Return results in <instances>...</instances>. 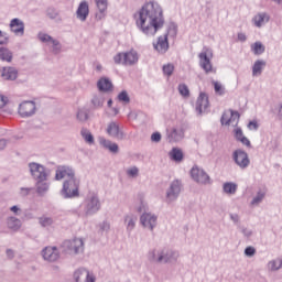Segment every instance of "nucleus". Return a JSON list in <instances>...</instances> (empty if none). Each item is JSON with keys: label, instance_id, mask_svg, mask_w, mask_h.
<instances>
[{"label": "nucleus", "instance_id": "nucleus-1", "mask_svg": "<svg viewBox=\"0 0 282 282\" xmlns=\"http://www.w3.org/2000/svg\"><path fill=\"white\" fill-rule=\"evenodd\" d=\"M133 19L135 25L145 36H155L162 28H164V9L155 0L144 2L142 8L138 10Z\"/></svg>", "mask_w": 282, "mask_h": 282}, {"label": "nucleus", "instance_id": "nucleus-2", "mask_svg": "<svg viewBox=\"0 0 282 282\" xmlns=\"http://www.w3.org/2000/svg\"><path fill=\"white\" fill-rule=\"evenodd\" d=\"M113 61L116 65H124V66H133L140 61V56L138 55V51L130 50L129 52L118 53L113 56Z\"/></svg>", "mask_w": 282, "mask_h": 282}, {"label": "nucleus", "instance_id": "nucleus-3", "mask_svg": "<svg viewBox=\"0 0 282 282\" xmlns=\"http://www.w3.org/2000/svg\"><path fill=\"white\" fill-rule=\"evenodd\" d=\"M29 169L31 176L35 182H47V177H50V171L40 163L32 162L29 163Z\"/></svg>", "mask_w": 282, "mask_h": 282}, {"label": "nucleus", "instance_id": "nucleus-4", "mask_svg": "<svg viewBox=\"0 0 282 282\" xmlns=\"http://www.w3.org/2000/svg\"><path fill=\"white\" fill-rule=\"evenodd\" d=\"M199 58V67L205 72V74H212L213 72V50L208 48L207 46L203 47V51L198 54Z\"/></svg>", "mask_w": 282, "mask_h": 282}, {"label": "nucleus", "instance_id": "nucleus-5", "mask_svg": "<svg viewBox=\"0 0 282 282\" xmlns=\"http://www.w3.org/2000/svg\"><path fill=\"white\" fill-rule=\"evenodd\" d=\"M102 208V204L100 203V198L97 194H91L86 198L84 213L87 217L91 215H96Z\"/></svg>", "mask_w": 282, "mask_h": 282}, {"label": "nucleus", "instance_id": "nucleus-6", "mask_svg": "<svg viewBox=\"0 0 282 282\" xmlns=\"http://www.w3.org/2000/svg\"><path fill=\"white\" fill-rule=\"evenodd\" d=\"M189 173L192 180H194L196 184H203L204 186H206L207 184H212L210 176L208 175V173H206V171H204V169L194 165Z\"/></svg>", "mask_w": 282, "mask_h": 282}, {"label": "nucleus", "instance_id": "nucleus-7", "mask_svg": "<svg viewBox=\"0 0 282 282\" xmlns=\"http://www.w3.org/2000/svg\"><path fill=\"white\" fill-rule=\"evenodd\" d=\"M232 160L242 171H246V169L250 166V156H248V152L241 149H237L232 152Z\"/></svg>", "mask_w": 282, "mask_h": 282}, {"label": "nucleus", "instance_id": "nucleus-8", "mask_svg": "<svg viewBox=\"0 0 282 282\" xmlns=\"http://www.w3.org/2000/svg\"><path fill=\"white\" fill-rule=\"evenodd\" d=\"M182 181L174 180L171 182L169 188L166 189V200L169 203L175 202L177 197H180V193H182Z\"/></svg>", "mask_w": 282, "mask_h": 282}, {"label": "nucleus", "instance_id": "nucleus-9", "mask_svg": "<svg viewBox=\"0 0 282 282\" xmlns=\"http://www.w3.org/2000/svg\"><path fill=\"white\" fill-rule=\"evenodd\" d=\"M140 224L151 232L158 227V216L155 214L145 212L140 216Z\"/></svg>", "mask_w": 282, "mask_h": 282}, {"label": "nucleus", "instance_id": "nucleus-10", "mask_svg": "<svg viewBox=\"0 0 282 282\" xmlns=\"http://www.w3.org/2000/svg\"><path fill=\"white\" fill-rule=\"evenodd\" d=\"M177 259H180L178 251L167 248L161 249V256L159 258V260H161V263H177Z\"/></svg>", "mask_w": 282, "mask_h": 282}, {"label": "nucleus", "instance_id": "nucleus-11", "mask_svg": "<svg viewBox=\"0 0 282 282\" xmlns=\"http://www.w3.org/2000/svg\"><path fill=\"white\" fill-rule=\"evenodd\" d=\"M36 113V104L34 101H23L19 106V115L21 118H30Z\"/></svg>", "mask_w": 282, "mask_h": 282}, {"label": "nucleus", "instance_id": "nucleus-12", "mask_svg": "<svg viewBox=\"0 0 282 282\" xmlns=\"http://www.w3.org/2000/svg\"><path fill=\"white\" fill-rule=\"evenodd\" d=\"M42 257L44 261L54 263V261H58V259H61V251L56 247H46L42 250Z\"/></svg>", "mask_w": 282, "mask_h": 282}, {"label": "nucleus", "instance_id": "nucleus-13", "mask_svg": "<svg viewBox=\"0 0 282 282\" xmlns=\"http://www.w3.org/2000/svg\"><path fill=\"white\" fill-rule=\"evenodd\" d=\"M37 39L42 42V43H51V45H53V53L55 54H59L61 53V42H58V40H54V37H52L51 35L40 32L37 34Z\"/></svg>", "mask_w": 282, "mask_h": 282}, {"label": "nucleus", "instance_id": "nucleus-14", "mask_svg": "<svg viewBox=\"0 0 282 282\" xmlns=\"http://www.w3.org/2000/svg\"><path fill=\"white\" fill-rule=\"evenodd\" d=\"M210 102L208 101V95L206 93H200L197 100H196V111L202 115L208 111V107Z\"/></svg>", "mask_w": 282, "mask_h": 282}, {"label": "nucleus", "instance_id": "nucleus-15", "mask_svg": "<svg viewBox=\"0 0 282 282\" xmlns=\"http://www.w3.org/2000/svg\"><path fill=\"white\" fill-rule=\"evenodd\" d=\"M10 30L15 36H23L25 34V23L19 18H14L10 22Z\"/></svg>", "mask_w": 282, "mask_h": 282}, {"label": "nucleus", "instance_id": "nucleus-16", "mask_svg": "<svg viewBox=\"0 0 282 282\" xmlns=\"http://www.w3.org/2000/svg\"><path fill=\"white\" fill-rule=\"evenodd\" d=\"M106 131L110 138H116L117 140H122V138H124V133L120 130V124L116 121H111Z\"/></svg>", "mask_w": 282, "mask_h": 282}, {"label": "nucleus", "instance_id": "nucleus-17", "mask_svg": "<svg viewBox=\"0 0 282 282\" xmlns=\"http://www.w3.org/2000/svg\"><path fill=\"white\" fill-rule=\"evenodd\" d=\"M126 230L128 235H131L135 230V224H138V216L133 214H128L123 218Z\"/></svg>", "mask_w": 282, "mask_h": 282}, {"label": "nucleus", "instance_id": "nucleus-18", "mask_svg": "<svg viewBox=\"0 0 282 282\" xmlns=\"http://www.w3.org/2000/svg\"><path fill=\"white\" fill-rule=\"evenodd\" d=\"M154 50L160 54H166L169 52V35L160 36L156 44H153Z\"/></svg>", "mask_w": 282, "mask_h": 282}, {"label": "nucleus", "instance_id": "nucleus-19", "mask_svg": "<svg viewBox=\"0 0 282 282\" xmlns=\"http://www.w3.org/2000/svg\"><path fill=\"white\" fill-rule=\"evenodd\" d=\"M76 17L79 21H87L89 17V3L87 1H82L76 11Z\"/></svg>", "mask_w": 282, "mask_h": 282}, {"label": "nucleus", "instance_id": "nucleus-20", "mask_svg": "<svg viewBox=\"0 0 282 282\" xmlns=\"http://www.w3.org/2000/svg\"><path fill=\"white\" fill-rule=\"evenodd\" d=\"M97 87L99 91H104V93L113 91V83H111V79H109L108 77H101L97 82Z\"/></svg>", "mask_w": 282, "mask_h": 282}, {"label": "nucleus", "instance_id": "nucleus-21", "mask_svg": "<svg viewBox=\"0 0 282 282\" xmlns=\"http://www.w3.org/2000/svg\"><path fill=\"white\" fill-rule=\"evenodd\" d=\"M99 144L104 149L110 151V153H118V151L120 150L117 143L111 142V140L105 139V137H99Z\"/></svg>", "mask_w": 282, "mask_h": 282}, {"label": "nucleus", "instance_id": "nucleus-22", "mask_svg": "<svg viewBox=\"0 0 282 282\" xmlns=\"http://www.w3.org/2000/svg\"><path fill=\"white\" fill-rule=\"evenodd\" d=\"M73 253L83 257L85 254V240L83 238H75L73 240Z\"/></svg>", "mask_w": 282, "mask_h": 282}, {"label": "nucleus", "instance_id": "nucleus-23", "mask_svg": "<svg viewBox=\"0 0 282 282\" xmlns=\"http://www.w3.org/2000/svg\"><path fill=\"white\" fill-rule=\"evenodd\" d=\"M1 76L4 80H17L19 70H17L14 67H4Z\"/></svg>", "mask_w": 282, "mask_h": 282}, {"label": "nucleus", "instance_id": "nucleus-24", "mask_svg": "<svg viewBox=\"0 0 282 282\" xmlns=\"http://www.w3.org/2000/svg\"><path fill=\"white\" fill-rule=\"evenodd\" d=\"M7 228H9V230H12V232H18V230H21V219L14 216L8 217Z\"/></svg>", "mask_w": 282, "mask_h": 282}, {"label": "nucleus", "instance_id": "nucleus-25", "mask_svg": "<svg viewBox=\"0 0 282 282\" xmlns=\"http://www.w3.org/2000/svg\"><path fill=\"white\" fill-rule=\"evenodd\" d=\"M252 21L256 28H263V24L270 21V15L265 12H261L254 15Z\"/></svg>", "mask_w": 282, "mask_h": 282}, {"label": "nucleus", "instance_id": "nucleus-26", "mask_svg": "<svg viewBox=\"0 0 282 282\" xmlns=\"http://www.w3.org/2000/svg\"><path fill=\"white\" fill-rule=\"evenodd\" d=\"M97 234L100 235V237L107 235L108 232H111V223L109 220H102L101 223L97 224Z\"/></svg>", "mask_w": 282, "mask_h": 282}, {"label": "nucleus", "instance_id": "nucleus-27", "mask_svg": "<svg viewBox=\"0 0 282 282\" xmlns=\"http://www.w3.org/2000/svg\"><path fill=\"white\" fill-rule=\"evenodd\" d=\"M265 61L257 59L252 66V76H261L263 74V69H265Z\"/></svg>", "mask_w": 282, "mask_h": 282}, {"label": "nucleus", "instance_id": "nucleus-28", "mask_svg": "<svg viewBox=\"0 0 282 282\" xmlns=\"http://www.w3.org/2000/svg\"><path fill=\"white\" fill-rule=\"evenodd\" d=\"M161 254L162 249H151L147 254L148 261H150V263H162L160 260Z\"/></svg>", "mask_w": 282, "mask_h": 282}, {"label": "nucleus", "instance_id": "nucleus-29", "mask_svg": "<svg viewBox=\"0 0 282 282\" xmlns=\"http://www.w3.org/2000/svg\"><path fill=\"white\" fill-rule=\"evenodd\" d=\"M268 192L265 189H259L250 202V206H259L265 199Z\"/></svg>", "mask_w": 282, "mask_h": 282}, {"label": "nucleus", "instance_id": "nucleus-30", "mask_svg": "<svg viewBox=\"0 0 282 282\" xmlns=\"http://www.w3.org/2000/svg\"><path fill=\"white\" fill-rule=\"evenodd\" d=\"M170 158L173 162H183L184 161V152L180 148H173L170 151Z\"/></svg>", "mask_w": 282, "mask_h": 282}, {"label": "nucleus", "instance_id": "nucleus-31", "mask_svg": "<svg viewBox=\"0 0 282 282\" xmlns=\"http://www.w3.org/2000/svg\"><path fill=\"white\" fill-rule=\"evenodd\" d=\"M80 135L86 144H95L96 140L94 139V134H91V131H89V129L82 128Z\"/></svg>", "mask_w": 282, "mask_h": 282}, {"label": "nucleus", "instance_id": "nucleus-32", "mask_svg": "<svg viewBox=\"0 0 282 282\" xmlns=\"http://www.w3.org/2000/svg\"><path fill=\"white\" fill-rule=\"evenodd\" d=\"M86 276H87V269L85 268L77 269L73 274V279L75 282H85Z\"/></svg>", "mask_w": 282, "mask_h": 282}, {"label": "nucleus", "instance_id": "nucleus-33", "mask_svg": "<svg viewBox=\"0 0 282 282\" xmlns=\"http://www.w3.org/2000/svg\"><path fill=\"white\" fill-rule=\"evenodd\" d=\"M50 191V183L47 181H36L37 195H45Z\"/></svg>", "mask_w": 282, "mask_h": 282}, {"label": "nucleus", "instance_id": "nucleus-34", "mask_svg": "<svg viewBox=\"0 0 282 282\" xmlns=\"http://www.w3.org/2000/svg\"><path fill=\"white\" fill-rule=\"evenodd\" d=\"M251 52L256 55V56H261V54H263L265 52V46L263 45V43L261 42H256L251 45Z\"/></svg>", "mask_w": 282, "mask_h": 282}, {"label": "nucleus", "instance_id": "nucleus-35", "mask_svg": "<svg viewBox=\"0 0 282 282\" xmlns=\"http://www.w3.org/2000/svg\"><path fill=\"white\" fill-rule=\"evenodd\" d=\"M0 61L12 63V52L6 47H0Z\"/></svg>", "mask_w": 282, "mask_h": 282}, {"label": "nucleus", "instance_id": "nucleus-36", "mask_svg": "<svg viewBox=\"0 0 282 282\" xmlns=\"http://www.w3.org/2000/svg\"><path fill=\"white\" fill-rule=\"evenodd\" d=\"M167 140L169 142H180V140H182V132H180L177 129H172L167 133Z\"/></svg>", "mask_w": 282, "mask_h": 282}, {"label": "nucleus", "instance_id": "nucleus-37", "mask_svg": "<svg viewBox=\"0 0 282 282\" xmlns=\"http://www.w3.org/2000/svg\"><path fill=\"white\" fill-rule=\"evenodd\" d=\"M70 186H72V184L69 183V181L64 182L63 188L61 191V194L64 197V199L72 198V188H70Z\"/></svg>", "mask_w": 282, "mask_h": 282}, {"label": "nucleus", "instance_id": "nucleus-38", "mask_svg": "<svg viewBox=\"0 0 282 282\" xmlns=\"http://www.w3.org/2000/svg\"><path fill=\"white\" fill-rule=\"evenodd\" d=\"M223 191L227 195H235V193H237V184L232 182H227L223 185Z\"/></svg>", "mask_w": 282, "mask_h": 282}, {"label": "nucleus", "instance_id": "nucleus-39", "mask_svg": "<svg viewBox=\"0 0 282 282\" xmlns=\"http://www.w3.org/2000/svg\"><path fill=\"white\" fill-rule=\"evenodd\" d=\"M59 252L61 254H70L72 252V240H65L59 246Z\"/></svg>", "mask_w": 282, "mask_h": 282}, {"label": "nucleus", "instance_id": "nucleus-40", "mask_svg": "<svg viewBox=\"0 0 282 282\" xmlns=\"http://www.w3.org/2000/svg\"><path fill=\"white\" fill-rule=\"evenodd\" d=\"M72 183L74 188L72 189V197H80V192L78 191V188L80 187V180L74 177H72Z\"/></svg>", "mask_w": 282, "mask_h": 282}, {"label": "nucleus", "instance_id": "nucleus-41", "mask_svg": "<svg viewBox=\"0 0 282 282\" xmlns=\"http://www.w3.org/2000/svg\"><path fill=\"white\" fill-rule=\"evenodd\" d=\"M117 100H119V102H122V105H129V102H131V97H129V93H127V90H122L117 96Z\"/></svg>", "mask_w": 282, "mask_h": 282}, {"label": "nucleus", "instance_id": "nucleus-42", "mask_svg": "<svg viewBox=\"0 0 282 282\" xmlns=\"http://www.w3.org/2000/svg\"><path fill=\"white\" fill-rule=\"evenodd\" d=\"M139 206L137 207L138 213H148L149 205L147 204V200H144V196L139 195Z\"/></svg>", "mask_w": 282, "mask_h": 282}, {"label": "nucleus", "instance_id": "nucleus-43", "mask_svg": "<svg viewBox=\"0 0 282 282\" xmlns=\"http://www.w3.org/2000/svg\"><path fill=\"white\" fill-rule=\"evenodd\" d=\"M69 173L67 172V167L62 166L56 170L55 180H63L64 177H67Z\"/></svg>", "mask_w": 282, "mask_h": 282}, {"label": "nucleus", "instance_id": "nucleus-44", "mask_svg": "<svg viewBox=\"0 0 282 282\" xmlns=\"http://www.w3.org/2000/svg\"><path fill=\"white\" fill-rule=\"evenodd\" d=\"M89 119V112L87 111V109H79L77 111V120H79V122H85Z\"/></svg>", "mask_w": 282, "mask_h": 282}, {"label": "nucleus", "instance_id": "nucleus-45", "mask_svg": "<svg viewBox=\"0 0 282 282\" xmlns=\"http://www.w3.org/2000/svg\"><path fill=\"white\" fill-rule=\"evenodd\" d=\"M214 90L218 96H224L226 94V88L219 82H213Z\"/></svg>", "mask_w": 282, "mask_h": 282}, {"label": "nucleus", "instance_id": "nucleus-46", "mask_svg": "<svg viewBox=\"0 0 282 282\" xmlns=\"http://www.w3.org/2000/svg\"><path fill=\"white\" fill-rule=\"evenodd\" d=\"M164 76H173V72H175V66L173 64H165L162 67Z\"/></svg>", "mask_w": 282, "mask_h": 282}, {"label": "nucleus", "instance_id": "nucleus-47", "mask_svg": "<svg viewBox=\"0 0 282 282\" xmlns=\"http://www.w3.org/2000/svg\"><path fill=\"white\" fill-rule=\"evenodd\" d=\"M95 2H96V6L101 14L104 12H107V7H108L107 0H95Z\"/></svg>", "mask_w": 282, "mask_h": 282}, {"label": "nucleus", "instance_id": "nucleus-48", "mask_svg": "<svg viewBox=\"0 0 282 282\" xmlns=\"http://www.w3.org/2000/svg\"><path fill=\"white\" fill-rule=\"evenodd\" d=\"M178 91L184 98H188L191 96V90H188V86H186V84H180Z\"/></svg>", "mask_w": 282, "mask_h": 282}, {"label": "nucleus", "instance_id": "nucleus-49", "mask_svg": "<svg viewBox=\"0 0 282 282\" xmlns=\"http://www.w3.org/2000/svg\"><path fill=\"white\" fill-rule=\"evenodd\" d=\"M40 224L43 228H47V226L54 224V219L52 217L43 216L40 218Z\"/></svg>", "mask_w": 282, "mask_h": 282}, {"label": "nucleus", "instance_id": "nucleus-50", "mask_svg": "<svg viewBox=\"0 0 282 282\" xmlns=\"http://www.w3.org/2000/svg\"><path fill=\"white\" fill-rule=\"evenodd\" d=\"M91 105L97 108L102 107V105H105V99H102V97L99 95H95L91 99Z\"/></svg>", "mask_w": 282, "mask_h": 282}, {"label": "nucleus", "instance_id": "nucleus-51", "mask_svg": "<svg viewBox=\"0 0 282 282\" xmlns=\"http://www.w3.org/2000/svg\"><path fill=\"white\" fill-rule=\"evenodd\" d=\"M268 268L269 270H271V272H276V270H281V262L276 260H271L268 263Z\"/></svg>", "mask_w": 282, "mask_h": 282}, {"label": "nucleus", "instance_id": "nucleus-52", "mask_svg": "<svg viewBox=\"0 0 282 282\" xmlns=\"http://www.w3.org/2000/svg\"><path fill=\"white\" fill-rule=\"evenodd\" d=\"M220 122L223 126H228L232 123V119H230V115L224 112L220 118Z\"/></svg>", "mask_w": 282, "mask_h": 282}, {"label": "nucleus", "instance_id": "nucleus-53", "mask_svg": "<svg viewBox=\"0 0 282 282\" xmlns=\"http://www.w3.org/2000/svg\"><path fill=\"white\" fill-rule=\"evenodd\" d=\"M241 116L239 115V112L238 111H234V110H231L230 111V117H229V120H231V124L235 122V124H237L238 122H239V118H240Z\"/></svg>", "mask_w": 282, "mask_h": 282}, {"label": "nucleus", "instance_id": "nucleus-54", "mask_svg": "<svg viewBox=\"0 0 282 282\" xmlns=\"http://www.w3.org/2000/svg\"><path fill=\"white\" fill-rule=\"evenodd\" d=\"M245 254L246 257H254V254H257V249H254V247H247L245 249Z\"/></svg>", "mask_w": 282, "mask_h": 282}, {"label": "nucleus", "instance_id": "nucleus-55", "mask_svg": "<svg viewBox=\"0 0 282 282\" xmlns=\"http://www.w3.org/2000/svg\"><path fill=\"white\" fill-rule=\"evenodd\" d=\"M138 173H140V170L135 166L127 171V175H129L130 177H138Z\"/></svg>", "mask_w": 282, "mask_h": 282}, {"label": "nucleus", "instance_id": "nucleus-56", "mask_svg": "<svg viewBox=\"0 0 282 282\" xmlns=\"http://www.w3.org/2000/svg\"><path fill=\"white\" fill-rule=\"evenodd\" d=\"M234 133H235V138L236 140L239 142L241 140V138H243V130H241V128H236L234 130Z\"/></svg>", "mask_w": 282, "mask_h": 282}, {"label": "nucleus", "instance_id": "nucleus-57", "mask_svg": "<svg viewBox=\"0 0 282 282\" xmlns=\"http://www.w3.org/2000/svg\"><path fill=\"white\" fill-rule=\"evenodd\" d=\"M248 130L249 131H258L259 130V123L257 121H250L248 123Z\"/></svg>", "mask_w": 282, "mask_h": 282}, {"label": "nucleus", "instance_id": "nucleus-58", "mask_svg": "<svg viewBox=\"0 0 282 282\" xmlns=\"http://www.w3.org/2000/svg\"><path fill=\"white\" fill-rule=\"evenodd\" d=\"M85 282H96V275L87 270Z\"/></svg>", "mask_w": 282, "mask_h": 282}, {"label": "nucleus", "instance_id": "nucleus-59", "mask_svg": "<svg viewBox=\"0 0 282 282\" xmlns=\"http://www.w3.org/2000/svg\"><path fill=\"white\" fill-rule=\"evenodd\" d=\"M31 192H32V188L30 187H21L20 195L22 197H28V195H30Z\"/></svg>", "mask_w": 282, "mask_h": 282}, {"label": "nucleus", "instance_id": "nucleus-60", "mask_svg": "<svg viewBox=\"0 0 282 282\" xmlns=\"http://www.w3.org/2000/svg\"><path fill=\"white\" fill-rule=\"evenodd\" d=\"M152 142H160L162 140V134L160 132H153L151 135Z\"/></svg>", "mask_w": 282, "mask_h": 282}, {"label": "nucleus", "instance_id": "nucleus-61", "mask_svg": "<svg viewBox=\"0 0 282 282\" xmlns=\"http://www.w3.org/2000/svg\"><path fill=\"white\" fill-rule=\"evenodd\" d=\"M237 39L240 43H246L248 41V36L246 33L239 32L237 35Z\"/></svg>", "mask_w": 282, "mask_h": 282}, {"label": "nucleus", "instance_id": "nucleus-62", "mask_svg": "<svg viewBox=\"0 0 282 282\" xmlns=\"http://www.w3.org/2000/svg\"><path fill=\"white\" fill-rule=\"evenodd\" d=\"M6 43H8V35L0 30V45H6Z\"/></svg>", "mask_w": 282, "mask_h": 282}, {"label": "nucleus", "instance_id": "nucleus-63", "mask_svg": "<svg viewBox=\"0 0 282 282\" xmlns=\"http://www.w3.org/2000/svg\"><path fill=\"white\" fill-rule=\"evenodd\" d=\"M239 142H241V144H245V147H248V148L252 147V144L250 143V140L246 138V135L241 138Z\"/></svg>", "mask_w": 282, "mask_h": 282}, {"label": "nucleus", "instance_id": "nucleus-64", "mask_svg": "<svg viewBox=\"0 0 282 282\" xmlns=\"http://www.w3.org/2000/svg\"><path fill=\"white\" fill-rule=\"evenodd\" d=\"M241 232L245 237H252V230H250L246 227H242Z\"/></svg>", "mask_w": 282, "mask_h": 282}]
</instances>
